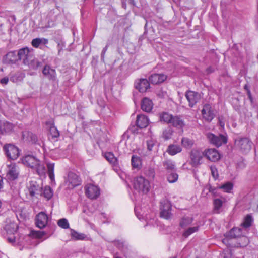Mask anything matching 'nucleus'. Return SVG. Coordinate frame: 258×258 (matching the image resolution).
<instances>
[{"instance_id":"4be33fe9","label":"nucleus","mask_w":258,"mask_h":258,"mask_svg":"<svg viewBox=\"0 0 258 258\" xmlns=\"http://www.w3.org/2000/svg\"><path fill=\"white\" fill-rule=\"evenodd\" d=\"M153 107L152 101L148 98L145 97L143 99L141 104L142 109L147 112H150Z\"/></svg>"},{"instance_id":"393cba45","label":"nucleus","mask_w":258,"mask_h":258,"mask_svg":"<svg viewBox=\"0 0 258 258\" xmlns=\"http://www.w3.org/2000/svg\"><path fill=\"white\" fill-rule=\"evenodd\" d=\"M23 139L32 143H36L37 141V137L31 132L26 131L23 133Z\"/></svg>"},{"instance_id":"a19ab883","label":"nucleus","mask_w":258,"mask_h":258,"mask_svg":"<svg viewBox=\"0 0 258 258\" xmlns=\"http://www.w3.org/2000/svg\"><path fill=\"white\" fill-rule=\"evenodd\" d=\"M163 166L168 170H172L174 169L175 165L171 160H167L163 162Z\"/></svg>"},{"instance_id":"473e14b6","label":"nucleus","mask_w":258,"mask_h":258,"mask_svg":"<svg viewBox=\"0 0 258 258\" xmlns=\"http://www.w3.org/2000/svg\"><path fill=\"white\" fill-rule=\"evenodd\" d=\"M194 144L193 140L183 137L181 140V145L185 148H191Z\"/></svg>"},{"instance_id":"ddd939ff","label":"nucleus","mask_w":258,"mask_h":258,"mask_svg":"<svg viewBox=\"0 0 258 258\" xmlns=\"http://www.w3.org/2000/svg\"><path fill=\"white\" fill-rule=\"evenodd\" d=\"M208 138L211 143L217 147H219L222 144H226L227 142V138L223 135L216 136L213 134H210L208 135Z\"/></svg>"},{"instance_id":"1a4fd4ad","label":"nucleus","mask_w":258,"mask_h":258,"mask_svg":"<svg viewBox=\"0 0 258 258\" xmlns=\"http://www.w3.org/2000/svg\"><path fill=\"white\" fill-rule=\"evenodd\" d=\"M81 180L77 174L72 172H69L66 182L68 188L73 189L81 184Z\"/></svg>"},{"instance_id":"9d476101","label":"nucleus","mask_w":258,"mask_h":258,"mask_svg":"<svg viewBox=\"0 0 258 258\" xmlns=\"http://www.w3.org/2000/svg\"><path fill=\"white\" fill-rule=\"evenodd\" d=\"M85 194L91 199H96L100 195L99 188L92 184H88L85 187Z\"/></svg>"},{"instance_id":"c03bdc74","label":"nucleus","mask_w":258,"mask_h":258,"mask_svg":"<svg viewBox=\"0 0 258 258\" xmlns=\"http://www.w3.org/2000/svg\"><path fill=\"white\" fill-rule=\"evenodd\" d=\"M71 236L75 240H82L85 237V235L83 234L79 233L74 230H72Z\"/></svg>"},{"instance_id":"8fccbe9b","label":"nucleus","mask_w":258,"mask_h":258,"mask_svg":"<svg viewBox=\"0 0 258 258\" xmlns=\"http://www.w3.org/2000/svg\"><path fill=\"white\" fill-rule=\"evenodd\" d=\"M172 133L171 129L166 130L163 132V137L165 140H168L171 137Z\"/></svg>"},{"instance_id":"864d4df0","label":"nucleus","mask_w":258,"mask_h":258,"mask_svg":"<svg viewBox=\"0 0 258 258\" xmlns=\"http://www.w3.org/2000/svg\"><path fill=\"white\" fill-rule=\"evenodd\" d=\"M147 176L150 178H153L155 176V172L153 169L150 168L146 172Z\"/></svg>"},{"instance_id":"6e6552de","label":"nucleus","mask_w":258,"mask_h":258,"mask_svg":"<svg viewBox=\"0 0 258 258\" xmlns=\"http://www.w3.org/2000/svg\"><path fill=\"white\" fill-rule=\"evenodd\" d=\"M185 97L188 102V105L190 107H193L201 98V95L200 93L190 90L186 91Z\"/></svg>"},{"instance_id":"0eeeda50","label":"nucleus","mask_w":258,"mask_h":258,"mask_svg":"<svg viewBox=\"0 0 258 258\" xmlns=\"http://www.w3.org/2000/svg\"><path fill=\"white\" fill-rule=\"evenodd\" d=\"M33 55L31 53L28 47L20 49L18 52L19 60H22L23 63L26 65L32 60Z\"/></svg>"},{"instance_id":"cd10ccee","label":"nucleus","mask_w":258,"mask_h":258,"mask_svg":"<svg viewBox=\"0 0 258 258\" xmlns=\"http://www.w3.org/2000/svg\"><path fill=\"white\" fill-rule=\"evenodd\" d=\"M48 43V40L44 38H36L32 40V45L35 48H38L40 45H46Z\"/></svg>"},{"instance_id":"bb28decb","label":"nucleus","mask_w":258,"mask_h":258,"mask_svg":"<svg viewBox=\"0 0 258 258\" xmlns=\"http://www.w3.org/2000/svg\"><path fill=\"white\" fill-rule=\"evenodd\" d=\"M181 151L182 149L180 146L172 144L168 146L166 151L169 155L173 156L181 152Z\"/></svg>"},{"instance_id":"58836bf2","label":"nucleus","mask_w":258,"mask_h":258,"mask_svg":"<svg viewBox=\"0 0 258 258\" xmlns=\"http://www.w3.org/2000/svg\"><path fill=\"white\" fill-rule=\"evenodd\" d=\"M104 156L106 160L110 163L115 165L117 163V159L113 153L111 152L106 153Z\"/></svg>"},{"instance_id":"6ab92c4d","label":"nucleus","mask_w":258,"mask_h":258,"mask_svg":"<svg viewBox=\"0 0 258 258\" xmlns=\"http://www.w3.org/2000/svg\"><path fill=\"white\" fill-rule=\"evenodd\" d=\"M167 79V76L163 74H153L149 77V80L152 84H158L163 82Z\"/></svg>"},{"instance_id":"ea45409f","label":"nucleus","mask_w":258,"mask_h":258,"mask_svg":"<svg viewBox=\"0 0 258 258\" xmlns=\"http://www.w3.org/2000/svg\"><path fill=\"white\" fill-rule=\"evenodd\" d=\"M252 221V217L249 215H247L245 217L243 222L241 224V226H242L243 228L246 229V228L251 226Z\"/></svg>"},{"instance_id":"680f3d73","label":"nucleus","mask_w":258,"mask_h":258,"mask_svg":"<svg viewBox=\"0 0 258 258\" xmlns=\"http://www.w3.org/2000/svg\"><path fill=\"white\" fill-rule=\"evenodd\" d=\"M115 258H121V257H119V256H116V257H115Z\"/></svg>"},{"instance_id":"6e6d98bb","label":"nucleus","mask_w":258,"mask_h":258,"mask_svg":"<svg viewBox=\"0 0 258 258\" xmlns=\"http://www.w3.org/2000/svg\"><path fill=\"white\" fill-rule=\"evenodd\" d=\"M15 239L16 237L15 236H14V235H10V236H8L7 237V239L9 242L12 243L15 242Z\"/></svg>"},{"instance_id":"2f4dec72","label":"nucleus","mask_w":258,"mask_h":258,"mask_svg":"<svg viewBox=\"0 0 258 258\" xmlns=\"http://www.w3.org/2000/svg\"><path fill=\"white\" fill-rule=\"evenodd\" d=\"M193 221V218L190 217H183L180 221V226L183 228L186 227Z\"/></svg>"},{"instance_id":"49530a36","label":"nucleus","mask_w":258,"mask_h":258,"mask_svg":"<svg viewBox=\"0 0 258 258\" xmlns=\"http://www.w3.org/2000/svg\"><path fill=\"white\" fill-rule=\"evenodd\" d=\"M178 175L175 173H171L169 174L167 177V180L170 183H174L178 179Z\"/></svg>"},{"instance_id":"4468645a","label":"nucleus","mask_w":258,"mask_h":258,"mask_svg":"<svg viewBox=\"0 0 258 258\" xmlns=\"http://www.w3.org/2000/svg\"><path fill=\"white\" fill-rule=\"evenodd\" d=\"M48 222L47 215L44 212L39 213L36 216V225L40 229L44 228Z\"/></svg>"},{"instance_id":"4c0bfd02","label":"nucleus","mask_w":258,"mask_h":258,"mask_svg":"<svg viewBox=\"0 0 258 258\" xmlns=\"http://www.w3.org/2000/svg\"><path fill=\"white\" fill-rule=\"evenodd\" d=\"M233 184L230 182H227L221 186L218 187V189H222L224 192H230L233 188Z\"/></svg>"},{"instance_id":"de8ad7c7","label":"nucleus","mask_w":258,"mask_h":258,"mask_svg":"<svg viewBox=\"0 0 258 258\" xmlns=\"http://www.w3.org/2000/svg\"><path fill=\"white\" fill-rule=\"evenodd\" d=\"M31 234L34 237L41 238L45 234V233L41 231H32Z\"/></svg>"},{"instance_id":"7c9ffc66","label":"nucleus","mask_w":258,"mask_h":258,"mask_svg":"<svg viewBox=\"0 0 258 258\" xmlns=\"http://www.w3.org/2000/svg\"><path fill=\"white\" fill-rule=\"evenodd\" d=\"M131 162L134 168H140L142 165L140 158L135 155L132 157Z\"/></svg>"},{"instance_id":"7ed1b4c3","label":"nucleus","mask_w":258,"mask_h":258,"mask_svg":"<svg viewBox=\"0 0 258 258\" xmlns=\"http://www.w3.org/2000/svg\"><path fill=\"white\" fill-rule=\"evenodd\" d=\"M245 231L246 229L243 227H235L232 228L228 233H227L226 236L229 238H238L241 237L244 241V243L242 244H240V246H244L248 243V238L244 236Z\"/></svg>"},{"instance_id":"a211bd4d","label":"nucleus","mask_w":258,"mask_h":258,"mask_svg":"<svg viewBox=\"0 0 258 258\" xmlns=\"http://www.w3.org/2000/svg\"><path fill=\"white\" fill-rule=\"evenodd\" d=\"M14 125L7 121L0 120V133L2 134H8L13 130Z\"/></svg>"},{"instance_id":"412c9836","label":"nucleus","mask_w":258,"mask_h":258,"mask_svg":"<svg viewBox=\"0 0 258 258\" xmlns=\"http://www.w3.org/2000/svg\"><path fill=\"white\" fill-rule=\"evenodd\" d=\"M149 124V120L147 117L142 114L138 115L137 117L136 125L140 128L146 127Z\"/></svg>"},{"instance_id":"603ef678","label":"nucleus","mask_w":258,"mask_h":258,"mask_svg":"<svg viewBox=\"0 0 258 258\" xmlns=\"http://www.w3.org/2000/svg\"><path fill=\"white\" fill-rule=\"evenodd\" d=\"M155 144V141L152 139L149 140L147 141V149L151 151L152 150L153 147Z\"/></svg>"},{"instance_id":"f8f14e48","label":"nucleus","mask_w":258,"mask_h":258,"mask_svg":"<svg viewBox=\"0 0 258 258\" xmlns=\"http://www.w3.org/2000/svg\"><path fill=\"white\" fill-rule=\"evenodd\" d=\"M7 176L9 179L15 180L18 177L19 168L16 163H11L7 165Z\"/></svg>"},{"instance_id":"c756f323","label":"nucleus","mask_w":258,"mask_h":258,"mask_svg":"<svg viewBox=\"0 0 258 258\" xmlns=\"http://www.w3.org/2000/svg\"><path fill=\"white\" fill-rule=\"evenodd\" d=\"M173 116L172 115L170 114L167 112H163L160 114V120L161 121H163L168 124H170Z\"/></svg>"},{"instance_id":"f704fd0d","label":"nucleus","mask_w":258,"mask_h":258,"mask_svg":"<svg viewBox=\"0 0 258 258\" xmlns=\"http://www.w3.org/2000/svg\"><path fill=\"white\" fill-rule=\"evenodd\" d=\"M48 174L51 181L54 179V164L51 163H48L47 164Z\"/></svg>"},{"instance_id":"20e7f679","label":"nucleus","mask_w":258,"mask_h":258,"mask_svg":"<svg viewBox=\"0 0 258 258\" xmlns=\"http://www.w3.org/2000/svg\"><path fill=\"white\" fill-rule=\"evenodd\" d=\"M235 145L241 152L247 153L251 149L252 142L248 138L238 137L235 140Z\"/></svg>"},{"instance_id":"5701e85b","label":"nucleus","mask_w":258,"mask_h":258,"mask_svg":"<svg viewBox=\"0 0 258 258\" xmlns=\"http://www.w3.org/2000/svg\"><path fill=\"white\" fill-rule=\"evenodd\" d=\"M170 124L178 129L182 128L185 125L184 121L178 116H173Z\"/></svg>"},{"instance_id":"c85d7f7f","label":"nucleus","mask_w":258,"mask_h":258,"mask_svg":"<svg viewBox=\"0 0 258 258\" xmlns=\"http://www.w3.org/2000/svg\"><path fill=\"white\" fill-rule=\"evenodd\" d=\"M225 199H215L213 200L214 211L216 213H219L221 211V208Z\"/></svg>"},{"instance_id":"c9c22d12","label":"nucleus","mask_w":258,"mask_h":258,"mask_svg":"<svg viewBox=\"0 0 258 258\" xmlns=\"http://www.w3.org/2000/svg\"><path fill=\"white\" fill-rule=\"evenodd\" d=\"M160 210L165 209L166 210H171V203L166 199H163L160 202Z\"/></svg>"},{"instance_id":"2eb2a0df","label":"nucleus","mask_w":258,"mask_h":258,"mask_svg":"<svg viewBox=\"0 0 258 258\" xmlns=\"http://www.w3.org/2000/svg\"><path fill=\"white\" fill-rule=\"evenodd\" d=\"M135 87L140 92H145L150 88V83L146 79L141 78L136 81Z\"/></svg>"},{"instance_id":"79ce46f5","label":"nucleus","mask_w":258,"mask_h":258,"mask_svg":"<svg viewBox=\"0 0 258 258\" xmlns=\"http://www.w3.org/2000/svg\"><path fill=\"white\" fill-rule=\"evenodd\" d=\"M171 210H166L165 209L160 210V216L161 217L168 219L171 218Z\"/></svg>"},{"instance_id":"f257e3e1","label":"nucleus","mask_w":258,"mask_h":258,"mask_svg":"<svg viewBox=\"0 0 258 258\" xmlns=\"http://www.w3.org/2000/svg\"><path fill=\"white\" fill-rule=\"evenodd\" d=\"M22 162L25 165L34 169L37 173L40 175H44L46 172L45 167L41 163L40 160L31 155H27L23 157Z\"/></svg>"},{"instance_id":"9b49d317","label":"nucleus","mask_w":258,"mask_h":258,"mask_svg":"<svg viewBox=\"0 0 258 258\" xmlns=\"http://www.w3.org/2000/svg\"><path fill=\"white\" fill-rule=\"evenodd\" d=\"M201 112L203 119L207 122H211L215 117L214 110L209 104L203 106Z\"/></svg>"},{"instance_id":"a878e982","label":"nucleus","mask_w":258,"mask_h":258,"mask_svg":"<svg viewBox=\"0 0 258 258\" xmlns=\"http://www.w3.org/2000/svg\"><path fill=\"white\" fill-rule=\"evenodd\" d=\"M18 228V225L14 222H10L5 226V229L8 235H14Z\"/></svg>"},{"instance_id":"4d7b16f0","label":"nucleus","mask_w":258,"mask_h":258,"mask_svg":"<svg viewBox=\"0 0 258 258\" xmlns=\"http://www.w3.org/2000/svg\"><path fill=\"white\" fill-rule=\"evenodd\" d=\"M9 82V78L7 77H5L3 78H2L1 81H0V82L1 84H7Z\"/></svg>"},{"instance_id":"a18cd8bd","label":"nucleus","mask_w":258,"mask_h":258,"mask_svg":"<svg viewBox=\"0 0 258 258\" xmlns=\"http://www.w3.org/2000/svg\"><path fill=\"white\" fill-rule=\"evenodd\" d=\"M43 195L48 200L50 199L53 195L51 188L49 187H46L43 191Z\"/></svg>"},{"instance_id":"39448f33","label":"nucleus","mask_w":258,"mask_h":258,"mask_svg":"<svg viewBox=\"0 0 258 258\" xmlns=\"http://www.w3.org/2000/svg\"><path fill=\"white\" fill-rule=\"evenodd\" d=\"M205 157L204 151L194 149L191 150L190 155V164L193 167H197L201 164V161Z\"/></svg>"},{"instance_id":"b1692460","label":"nucleus","mask_w":258,"mask_h":258,"mask_svg":"<svg viewBox=\"0 0 258 258\" xmlns=\"http://www.w3.org/2000/svg\"><path fill=\"white\" fill-rule=\"evenodd\" d=\"M43 74L50 80H54L56 76L55 70L51 69L49 66L46 65L42 71Z\"/></svg>"},{"instance_id":"e2e57ef3","label":"nucleus","mask_w":258,"mask_h":258,"mask_svg":"<svg viewBox=\"0 0 258 258\" xmlns=\"http://www.w3.org/2000/svg\"><path fill=\"white\" fill-rule=\"evenodd\" d=\"M221 125L224 126V124L222 125V123H220Z\"/></svg>"},{"instance_id":"423d86ee","label":"nucleus","mask_w":258,"mask_h":258,"mask_svg":"<svg viewBox=\"0 0 258 258\" xmlns=\"http://www.w3.org/2000/svg\"><path fill=\"white\" fill-rule=\"evenodd\" d=\"M3 149L7 157L11 159H16L20 155L18 148L13 144H6L4 146Z\"/></svg>"},{"instance_id":"e433bc0d","label":"nucleus","mask_w":258,"mask_h":258,"mask_svg":"<svg viewBox=\"0 0 258 258\" xmlns=\"http://www.w3.org/2000/svg\"><path fill=\"white\" fill-rule=\"evenodd\" d=\"M199 228V226H195L192 227H189L187 228L183 233V236L186 238L188 237L189 235H190L191 234L197 232L198 231Z\"/></svg>"},{"instance_id":"f03ea898","label":"nucleus","mask_w":258,"mask_h":258,"mask_svg":"<svg viewBox=\"0 0 258 258\" xmlns=\"http://www.w3.org/2000/svg\"><path fill=\"white\" fill-rule=\"evenodd\" d=\"M134 188L139 192L143 194H147L149 191L150 188V182L142 176L137 177L134 179Z\"/></svg>"},{"instance_id":"052dcab7","label":"nucleus","mask_w":258,"mask_h":258,"mask_svg":"<svg viewBox=\"0 0 258 258\" xmlns=\"http://www.w3.org/2000/svg\"><path fill=\"white\" fill-rule=\"evenodd\" d=\"M60 43H58V47H60Z\"/></svg>"},{"instance_id":"13d9d810","label":"nucleus","mask_w":258,"mask_h":258,"mask_svg":"<svg viewBox=\"0 0 258 258\" xmlns=\"http://www.w3.org/2000/svg\"><path fill=\"white\" fill-rule=\"evenodd\" d=\"M107 50V46H106L102 50V53H101V57H104V54L106 53V51Z\"/></svg>"},{"instance_id":"dca6fc26","label":"nucleus","mask_w":258,"mask_h":258,"mask_svg":"<svg viewBox=\"0 0 258 258\" xmlns=\"http://www.w3.org/2000/svg\"><path fill=\"white\" fill-rule=\"evenodd\" d=\"M205 157L212 162L218 161L220 159V156L217 150L211 148L204 150Z\"/></svg>"},{"instance_id":"37998d69","label":"nucleus","mask_w":258,"mask_h":258,"mask_svg":"<svg viewBox=\"0 0 258 258\" xmlns=\"http://www.w3.org/2000/svg\"><path fill=\"white\" fill-rule=\"evenodd\" d=\"M57 224L59 227L63 229H67L69 227V224L68 220L64 218L59 220Z\"/></svg>"},{"instance_id":"72a5a7b5","label":"nucleus","mask_w":258,"mask_h":258,"mask_svg":"<svg viewBox=\"0 0 258 258\" xmlns=\"http://www.w3.org/2000/svg\"><path fill=\"white\" fill-rule=\"evenodd\" d=\"M41 65V63L37 59H35L34 56H32V60L30 61L28 63L26 64L29 68L33 70L37 69Z\"/></svg>"},{"instance_id":"09e8293b","label":"nucleus","mask_w":258,"mask_h":258,"mask_svg":"<svg viewBox=\"0 0 258 258\" xmlns=\"http://www.w3.org/2000/svg\"><path fill=\"white\" fill-rule=\"evenodd\" d=\"M50 133L53 138H57L59 136V133L54 126L50 127Z\"/></svg>"},{"instance_id":"bf43d9fd","label":"nucleus","mask_w":258,"mask_h":258,"mask_svg":"<svg viewBox=\"0 0 258 258\" xmlns=\"http://www.w3.org/2000/svg\"><path fill=\"white\" fill-rule=\"evenodd\" d=\"M244 88H245V89H247V85H245Z\"/></svg>"},{"instance_id":"3c124183","label":"nucleus","mask_w":258,"mask_h":258,"mask_svg":"<svg viewBox=\"0 0 258 258\" xmlns=\"http://www.w3.org/2000/svg\"><path fill=\"white\" fill-rule=\"evenodd\" d=\"M210 170L212 175L213 177V178H215V179H217L219 176V174L218 173V171L216 167L214 166H211L210 167Z\"/></svg>"},{"instance_id":"aec40b11","label":"nucleus","mask_w":258,"mask_h":258,"mask_svg":"<svg viewBox=\"0 0 258 258\" xmlns=\"http://www.w3.org/2000/svg\"><path fill=\"white\" fill-rule=\"evenodd\" d=\"M28 191L31 197H33L36 195H38L41 193V187L36 182L31 181L30 182L28 186Z\"/></svg>"},{"instance_id":"f3484780","label":"nucleus","mask_w":258,"mask_h":258,"mask_svg":"<svg viewBox=\"0 0 258 258\" xmlns=\"http://www.w3.org/2000/svg\"><path fill=\"white\" fill-rule=\"evenodd\" d=\"M19 60L18 53L15 51H10L5 55L3 59V62L5 64H14Z\"/></svg>"},{"instance_id":"5fc2aeb1","label":"nucleus","mask_w":258,"mask_h":258,"mask_svg":"<svg viewBox=\"0 0 258 258\" xmlns=\"http://www.w3.org/2000/svg\"><path fill=\"white\" fill-rule=\"evenodd\" d=\"M217 188H216L214 187H212L210 185L208 187V190L210 192H211L214 195L216 196L217 193Z\"/></svg>"}]
</instances>
